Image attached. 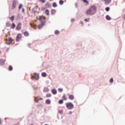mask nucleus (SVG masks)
Listing matches in <instances>:
<instances>
[{
  "mask_svg": "<svg viewBox=\"0 0 125 125\" xmlns=\"http://www.w3.org/2000/svg\"><path fill=\"white\" fill-rule=\"evenodd\" d=\"M14 16H12L10 18V20H11L12 22H13L14 21Z\"/></svg>",
  "mask_w": 125,
  "mask_h": 125,
  "instance_id": "obj_23",
  "label": "nucleus"
},
{
  "mask_svg": "<svg viewBox=\"0 0 125 125\" xmlns=\"http://www.w3.org/2000/svg\"><path fill=\"white\" fill-rule=\"evenodd\" d=\"M122 17L123 18V20H125V14H124L123 16H122Z\"/></svg>",
  "mask_w": 125,
  "mask_h": 125,
  "instance_id": "obj_41",
  "label": "nucleus"
},
{
  "mask_svg": "<svg viewBox=\"0 0 125 125\" xmlns=\"http://www.w3.org/2000/svg\"><path fill=\"white\" fill-rule=\"evenodd\" d=\"M51 92L54 95H55V94H57V91L55 89H53L51 90Z\"/></svg>",
  "mask_w": 125,
  "mask_h": 125,
  "instance_id": "obj_11",
  "label": "nucleus"
},
{
  "mask_svg": "<svg viewBox=\"0 0 125 125\" xmlns=\"http://www.w3.org/2000/svg\"><path fill=\"white\" fill-rule=\"evenodd\" d=\"M22 39V35L20 33H19L16 38V41L17 42H20V40Z\"/></svg>",
  "mask_w": 125,
  "mask_h": 125,
  "instance_id": "obj_6",
  "label": "nucleus"
},
{
  "mask_svg": "<svg viewBox=\"0 0 125 125\" xmlns=\"http://www.w3.org/2000/svg\"><path fill=\"white\" fill-rule=\"evenodd\" d=\"M51 96V94H47L46 95V97L47 98H48V97H50Z\"/></svg>",
  "mask_w": 125,
  "mask_h": 125,
  "instance_id": "obj_31",
  "label": "nucleus"
},
{
  "mask_svg": "<svg viewBox=\"0 0 125 125\" xmlns=\"http://www.w3.org/2000/svg\"><path fill=\"white\" fill-rule=\"evenodd\" d=\"M13 39H12V38L10 37L8 39H7L6 40V42L7 44H11L12 43V42H13Z\"/></svg>",
  "mask_w": 125,
  "mask_h": 125,
  "instance_id": "obj_4",
  "label": "nucleus"
},
{
  "mask_svg": "<svg viewBox=\"0 0 125 125\" xmlns=\"http://www.w3.org/2000/svg\"><path fill=\"white\" fill-rule=\"evenodd\" d=\"M64 3V1H63L62 0H60L59 1V4H60V5H62V4H63Z\"/></svg>",
  "mask_w": 125,
  "mask_h": 125,
  "instance_id": "obj_21",
  "label": "nucleus"
},
{
  "mask_svg": "<svg viewBox=\"0 0 125 125\" xmlns=\"http://www.w3.org/2000/svg\"><path fill=\"white\" fill-rule=\"evenodd\" d=\"M106 20H111V17H110V16H109L108 15H107L106 16Z\"/></svg>",
  "mask_w": 125,
  "mask_h": 125,
  "instance_id": "obj_26",
  "label": "nucleus"
},
{
  "mask_svg": "<svg viewBox=\"0 0 125 125\" xmlns=\"http://www.w3.org/2000/svg\"><path fill=\"white\" fill-rule=\"evenodd\" d=\"M62 98L64 99V100H67V97H66V95H64L62 96Z\"/></svg>",
  "mask_w": 125,
  "mask_h": 125,
  "instance_id": "obj_33",
  "label": "nucleus"
},
{
  "mask_svg": "<svg viewBox=\"0 0 125 125\" xmlns=\"http://www.w3.org/2000/svg\"><path fill=\"white\" fill-rule=\"evenodd\" d=\"M1 123V121L0 120V124Z\"/></svg>",
  "mask_w": 125,
  "mask_h": 125,
  "instance_id": "obj_46",
  "label": "nucleus"
},
{
  "mask_svg": "<svg viewBox=\"0 0 125 125\" xmlns=\"http://www.w3.org/2000/svg\"><path fill=\"white\" fill-rule=\"evenodd\" d=\"M25 11V10L24 9V8H22V12H24Z\"/></svg>",
  "mask_w": 125,
  "mask_h": 125,
  "instance_id": "obj_43",
  "label": "nucleus"
},
{
  "mask_svg": "<svg viewBox=\"0 0 125 125\" xmlns=\"http://www.w3.org/2000/svg\"><path fill=\"white\" fill-rule=\"evenodd\" d=\"M21 26H22V23H19L17 25L16 30H21Z\"/></svg>",
  "mask_w": 125,
  "mask_h": 125,
  "instance_id": "obj_8",
  "label": "nucleus"
},
{
  "mask_svg": "<svg viewBox=\"0 0 125 125\" xmlns=\"http://www.w3.org/2000/svg\"><path fill=\"white\" fill-rule=\"evenodd\" d=\"M66 107L68 110H72L74 108V104L71 103H66Z\"/></svg>",
  "mask_w": 125,
  "mask_h": 125,
  "instance_id": "obj_3",
  "label": "nucleus"
},
{
  "mask_svg": "<svg viewBox=\"0 0 125 125\" xmlns=\"http://www.w3.org/2000/svg\"><path fill=\"white\" fill-rule=\"evenodd\" d=\"M24 36H25V37H29V32H28V31H25L24 32Z\"/></svg>",
  "mask_w": 125,
  "mask_h": 125,
  "instance_id": "obj_15",
  "label": "nucleus"
},
{
  "mask_svg": "<svg viewBox=\"0 0 125 125\" xmlns=\"http://www.w3.org/2000/svg\"><path fill=\"white\" fill-rule=\"evenodd\" d=\"M47 125V124H45V125Z\"/></svg>",
  "mask_w": 125,
  "mask_h": 125,
  "instance_id": "obj_47",
  "label": "nucleus"
},
{
  "mask_svg": "<svg viewBox=\"0 0 125 125\" xmlns=\"http://www.w3.org/2000/svg\"><path fill=\"white\" fill-rule=\"evenodd\" d=\"M69 114L70 115H72V114H73V112H72V111H70V112H69Z\"/></svg>",
  "mask_w": 125,
  "mask_h": 125,
  "instance_id": "obj_42",
  "label": "nucleus"
},
{
  "mask_svg": "<svg viewBox=\"0 0 125 125\" xmlns=\"http://www.w3.org/2000/svg\"><path fill=\"white\" fill-rule=\"evenodd\" d=\"M58 91L59 92H62V91H63V89H62V88H59L58 89Z\"/></svg>",
  "mask_w": 125,
  "mask_h": 125,
  "instance_id": "obj_37",
  "label": "nucleus"
},
{
  "mask_svg": "<svg viewBox=\"0 0 125 125\" xmlns=\"http://www.w3.org/2000/svg\"><path fill=\"white\" fill-rule=\"evenodd\" d=\"M32 78H34L36 81H38L40 78V76H39V74H37V73H34L33 75H32Z\"/></svg>",
  "mask_w": 125,
  "mask_h": 125,
  "instance_id": "obj_7",
  "label": "nucleus"
},
{
  "mask_svg": "<svg viewBox=\"0 0 125 125\" xmlns=\"http://www.w3.org/2000/svg\"><path fill=\"white\" fill-rule=\"evenodd\" d=\"M105 10L106 11H109V10H110V8L109 7H107L105 8Z\"/></svg>",
  "mask_w": 125,
  "mask_h": 125,
  "instance_id": "obj_36",
  "label": "nucleus"
},
{
  "mask_svg": "<svg viewBox=\"0 0 125 125\" xmlns=\"http://www.w3.org/2000/svg\"><path fill=\"white\" fill-rule=\"evenodd\" d=\"M34 100L35 102H38V101H39V100H42V98H40V97H35Z\"/></svg>",
  "mask_w": 125,
  "mask_h": 125,
  "instance_id": "obj_10",
  "label": "nucleus"
},
{
  "mask_svg": "<svg viewBox=\"0 0 125 125\" xmlns=\"http://www.w3.org/2000/svg\"><path fill=\"white\" fill-rule=\"evenodd\" d=\"M60 33V32L58 30H56L55 32V35H59Z\"/></svg>",
  "mask_w": 125,
  "mask_h": 125,
  "instance_id": "obj_28",
  "label": "nucleus"
},
{
  "mask_svg": "<svg viewBox=\"0 0 125 125\" xmlns=\"http://www.w3.org/2000/svg\"><path fill=\"white\" fill-rule=\"evenodd\" d=\"M39 1L42 3H44V2H45V0H39Z\"/></svg>",
  "mask_w": 125,
  "mask_h": 125,
  "instance_id": "obj_34",
  "label": "nucleus"
},
{
  "mask_svg": "<svg viewBox=\"0 0 125 125\" xmlns=\"http://www.w3.org/2000/svg\"><path fill=\"white\" fill-rule=\"evenodd\" d=\"M42 76L43 77V78H45V77L47 76V74H46V73L45 72H43L42 74Z\"/></svg>",
  "mask_w": 125,
  "mask_h": 125,
  "instance_id": "obj_16",
  "label": "nucleus"
},
{
  "mask_svg": "<svg viewBox=\"0 0 125 125\" xmlns=\"http://www.w3.org/2000/svg\"><path fill=\"white\" fill-rule=\"evenodd\" d=\"M68 98L70 99V100H74L75 96H74L73 95H70Z\"/></svg>",
  "mask_w": 125,
  "mask_h": 125,
  "instance_id": "obj_13",
  "label": "nucleus"
},
{
  "mask_svg": "<svg viewBox=\"0 0 125 125\" xmlns=\"http://www.w3.org/2000/svg\"><path fill=\"white\" fill-rule=\"evenodd\" d=\"M46 104H50V101L49 100H46L45 101Z\"/></svg>",
  "mask_w": 125,
  "mask_h": 125,
  "instance_id": "obj_25",
  "label": "nucleus"
},
{
  "mask_svg": "<svg viewBox=\"0 0 125 125\" xmlns=\"http://www.w3.org/2000/svg\"><path fill=\"white\" fill-rule=\"evenodd\" d=\"M104 2L105 4H109L111 1H112V0H102Z\"/></svg>",
  "mask_w": 125,
  "mask_h": 125,
  "instance_id": "obj_9",
  "label": "nucleus"
},
{
  "mask_svg": "<svg viewBox=\"0 0 125 125\" xmlns=\"http://www.w3.org/2000/svg\"><path fill=\"white\" fill-rule=\"evenodd\" d=\"M59 104H63V100H60V101H59Z\"/></svg>",
  "mask_w": 125,
  "mask_h": 125,
  "instance_id": "obj_35",
  "label": "nucleus"
},
{
  "mask_svg": "<svg viewBox=\"0 0 125 125\" xmlns=\"http://www.w3.org/2000/svg\"><path fill=\"white\" fill-rule=\"evenodd\" d=\"M96 11H97V7H96L95 5H93L89 7L88 9L85 11V14L87 16H92L94 15V14L96 13Z\"/></svg>",
  "mask_w": 125,
  "mask_h": 125,
  "instance_id": "obj_1",
  "label": "nucleus"
},
{
  "mask_svg": "<svg viewBox=\"0 0 125 125\" xmlns=\"http://www.w3.org/2000/svg\"><path fill=\"white\" fill-rule=\"evenodd\" d=\"M0 53H1V52H0Z\"/></svg>",
  "mask_w": 125,
  "mask_h": 125,
  "instance_id": "obj_48",
  "label": "nucleus"
},
{
  "mask_svg": "<svg viewBox=\"0 0 125 125\" xmlns=\"http://www.w3.org/2000/svg\"><path fill=\"white\" fill-rule=\"evenodd\" d=\"M6 27H10V26H11V24L10 23V22H7L6 24Z\"/></svg>",
  "mask_w": 125,
  "mask_h": 125,
  "instance_id": "obj_22",
  "label": "nucleus"
},
{
  "mask_svg": "<svg viewBox=\"0 0 125 125\" xmlns=\"http://www.w3.org/2000/svg\"><path fill=\"white\" fill-rule=\"evenodd\" d=\"M59 113L60 114H63V110H59Z\"/></svg>",
  "mask_w": 125,
  "mask_h": 125,
  "instance_id": "obj_40",
  "label": "nucleus"
},
{
  "mask_svg": "<svg viewBox=\"0 0 125 125\" xmlns=\"http://www.w3.org/2000/svg\"><path fill=\"white\" fill-rule=\"evenodd\" d=\"M9 71H12L13 70V68L12 67V66L9 65L8 67Z\"/></svg>",
  "mask_w": 125,
  "mask_h": 125,
  "instance_id": "obj_20",
  "label": "nucleus"
},
{
  "mask_svg": "<svg viewBox=\"0 0 125 125\" xmlns=\"http://www.w3.org/2000/svg\"><path fill=\"white\" fill-rule=\"evenodd\" d=\"M81 24H82V25H83V21H81Z\"/></svg>",
  "mask_w": 125,
  "mask_h": 125,
  "instance_id": "obj_44",
  "label": "nucleus"
},
{
  "mask_svg": "<svg viewBox=\"0 0 125 125\" xmlns=\"http://www.w3.org/2000/svg\"><path fill=\"white\" fill-rule=\"evenodd\" d=\"M109 83H114V79L113 78H111L109 81Z\"/></svg>",
  "mask_w": 125,
  "mask_h": 125,
  "instance_id": "obj_29",
  "label": "nucleus"
},
{
  "mask_svg": "<svg viewBox=\"0 0 125 125\" xmlns=\"http://www.w3.org/2000/svg\"><path fill=\"white\" fill-rule=\"evenodd\" d=\"M46 18L43 16H40L38 18V20L42 23V25H44L45 24V20Z\"/></svg>",
  "mask_w": 125,
  "mask_h": 125,
  "instance_id": "obj_2",
  "label": "nucleus"
},
{
  "mask_svg": "<svg viewBox=\"0 0 125 125\" xmlns=\"http://www.w3.org/2000/svg\"><path fill=\"white\" fill-rule=\"evenodd\" d=\"M53 7H57V4H56V2L53 3Z\"/></svg>",
  "mask_w": 125,
  "mask_h": 125,
  "instance_id": "obj_32",
  "label": "nucleus"
},
{
  "mask_svg": "<svg viewBox=\"0 0 125 125\" xmlns=\"http://www.w3.org/2000/svg\"><path fill=\"white\" fill-rule=\"evenodd\" d=\"M84 3H85V5H88L89 4V3L88 2V1L87 0H81Z\"/></svg>",
  "mask_w": 125,
  "mask_h": 125,
  "instance_id": "obj_12",
  "label": "nucleus"
},
{
  "mask_svg": "<svg viewBox=\"0 0 125 125\" xmlns=\"http://www.w3.org/2000/svg\"><path fill=\"white\" fill-rule=\"evenodd\" d=\"M23 7V5L21 4H20L19 6V9H21Z\"/></svg>",
  "mask_w": 125,
  "mask_h": 125,
  "instance_id": "obj_30",
  "label": "nucleus"
},
{
  "mask_svg": "<svg viewBox=\"0 0 125 125\" xmlns=\"http://www.w3.org/2000/svg\"><path fill=\"white\" fill-rule=\"evenodd\" d=\"M45 13L46 14V15H49V11H48V10H46Z\"/></svg>",
  "mask_w": 125,
  "mask_h": 125,
  "instance_id": "obj_27",
  "label": "nucleus"
},
{
  "mask_svg": "<svg viewBox=\"0 0 125 125\" xmlns=\"http://www.w3.org/2000/svg\"><path fill=\"white\" fill-rule=\"evenodd\" d=\"M4 62H5V60H3L2 59L0 60V65H4Z\"/></svg>",
  "mask_w": 125,
  "mask_h": 125,
  "instance_id": "obj_14",
  "label": "nucleus"
},
{
  "mask_svg": "<svg viewBox=\"0 0 125 125\" xmlns=\"http://www.w3.org/2000/svg\"><path fill=\"white\" fill-rule=\"evenodd\" d=\"M17 4V1L14 0L12 2V9H15L16 8V5Z\"/></svg>",
  "mask_w": 125,
  "mask_h": 125,
  "instance_id": "obj_5",
  "label": "nucleus"
},
{
  "mask_svg": "<svg viewBox=\"0 0 125 125\" xmlns=\"http://www.w3.org/2000/svg\"><path fill=\"white\" fill-rule=\"evenodd\" d=\"M44 24H42V23H41V24H39V25H38V29H41L42 28V27H43V25H44Z\"/></svg>",
  "mask_w": 125,
  "mask_h": 125,
  "instance_id": "obj_17",
  "label": "nucleus"
},
{
  "mask_svg": "<svg viewBox=\"0 0 125 125\" xmlns=\"http://www.w3.org/2000/svg\"><path fill=\"white\" fill-rule=\"evenodd\" d=\"M89 18L86 19L84 20L85 22H89Z\"/></svg>",
  "mask_w": 125,
  "mask_h": 125,
  "instance_id": "obj_38",
  "label": "nucleus"
},
{
  "mask_svg": "<svg viewBox=\"0 0 125 125\" xmlns=\"http://www.w3.org/2000/svg\"><path fill=\"white\" fill-rule=\"evenodd\" d=\"M15 26H16L15 23H13L12 24V25H11V28H12V29H14V28H15Z\"/></svg>",
  "mask_w": 125,
  "mask_h": 125,
  "instance_id": "obj_24",
  "label": "nucleus"
},
{
  "mask_svg": "<svg viewBox=\"0 0 125 125\" xmlns=\"http://www.w3.org/2000/svg\"><path fill=\"white\" fill-rule=\"evenodd\" d=\"M44 91L45 92H48V89H47V88H45V89H44Z\"/></svg>",
  "mask_w": 125,
  "mask_h": 125,
  "instance_id": "obj_39",
  "label": "nucleus"
},
{
  "mask_svg": "<svg viewBox=\"0 0 125 125\" xmlns=\"http://www.w3.org/2000/svg\"><path fill=\"white\" fill-rule=\"evenodd\" d=\"M56 13V10H55L54 9H52V10H51V14L52 15H53V14H55Z\"/></svg>",
  "mask_w": 125,
  "mask_h": 125,
  "instance_id": "obj_19",
  "label": "nucleus"
},
{
  "mask_svg": "<svg viewBox=\"0 0 125 125\" xmlns=\"http://www.w3.org/2000/svg\"><path fill=\"white\" fill-rule=\"evenodd\" d=\"M45 6L46 8H48V7H50L51 6L50 5V4H49V3H47L46 4H45Z\"/></svg>",
  "mask_w": 125,
  "mask_h": 125,
  "instance_id": "obj_18",
  "label": "nucleus"
},
{
  "mask_svg": "<svg viewBox=\"0 0 125 125\" xmlns=\"http://www.w3.org/2000/svg\"><path fill=\"white\" fill-rule=\"evenodd\" d=\"M52 0H50V1H52Z\"/></svg>",
  "mask_w": 125,
  "mask_h": 125,
  "instance_id": "obj_45",
  "label": "nucleus"
}]
</instances>
